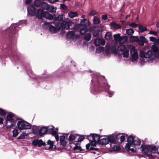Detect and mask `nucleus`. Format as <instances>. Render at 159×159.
<instances>
[{
	"instance_id": "1",
	"label": "nucleus",
	"mask_w": 159,
	"mask_h": 159,
	"mask_svg": "<svg viewBox=\"0 0 159 159\" xmlns=\"http://www.w3.org/2000/svg\"><path fill=\"white\" fill-rule=\"evenodd\" d=\"M91 76L92 78L91 80L92 85L90 88L91 92L95 94L96 93L104 89L108 93L109 97H111L114 92L109 90L110 86L106 82L104 77L100 76L99 73L96 72L94 73Z\"/></svg>"
},
{
	"instance_id": "2",
	"label": "nucleus",
	"mask_w": 159,
	"mask_h": 159,
	"mask_svg": "<svg viewBox=\"0 0 159 159\" xmlns=\"http://www.w3.org/2000/svg\"><path fill=\"white\" fill-rule=\"evenodd\" d=\"M26 21L25 20H20L17 23L12 24L8 29L5 30V33L8 32V35L10 37L13 36L15 37L14 39H15L18 36L17 31L20 28L19 25L22 23H25Z\"/></svg>"
},
{
	"instance_id": "3",
	"label": "nucleus",
	"mask_w": 159,
	"mask_h": 159,
	"mask_svg": "<svg viewBox=\"0 0 159 159\" xmlns=\"http://www.w3.org/2000/svg\"><path fill=\"white\" fill-rule=\"evenodd\" d=\"M157 148L155 146L142 144L141 146V150L143 153L149 157L150 159H153V156L152 153H157Z\"/></svg>"
},
{
	"instance_id": "4",
	"label": "nucleus",
	"mask_w": 159,
	"mask_h": 159,
	"mask_svg": "<svg viewBox=\"0 0 159 159\" xmlns=\"http://www.w3.org/2000/svg\"><path fill=\"white\" fill-rule=\"evenodd\" d=\"M110 142V147L112 151H117L119 150L120 148L115 145L116 143V141L114 137L111 136L107 138H104L100 139L99 143L102 145H106Z\"/></svg>"
},
{
	"instance_id": "5",
	"label": "nucleus",
	"mask_w": 159,
	"mask_h": 159,
	"mask_svg": "<svg viewBox=\"0 0 159 159\" xmlns=\"http://www.w3.org/2000/svg\"><path fill=\"white\" fill-rule=\"evenodd\" d=\"M2 48L3 50H6L7 52L8 55L14 59H18L19 54L17 52H16L14 47H12V44H3L2 45Z\"/></svg>"
},
{
	"instance_id": "6",
	"label": "nucleus",
	"mask_w": 159,
	"mask_h": 159,
	"mask_svg": "<svg viewBox=\"0 0 159 159\" xmlns=\"http://www.w3.org/2000/svg\"><path fill=\"white\" fill-rule=\"evenodd\" d=\"M47 144L46 145L45 143L43 141L42 139H36L32 141V144L34 146H39L40 147L42 146L46 145L47 146V149H54L56 147L53 145V142L50 140L47 142Z\"/></svg>"
},
{
	"instance_id": "7",
	"label": "nucleus",
	"mask_w": 159,
	"mask_h": 159,
	"mask_svg": "<svg viewBox=\"0 0 159 159\" xmlns=\"http://www.w3.org/2000/svg\"><path fill=\"white\" fill-rule=\"evenodd\" d=\"M128 143L126 144V149H129V144L134 147L139 145L141 144V140L139 138L129 135L127 138Z\"/></svg>"
},
{
	"instance_id": "8",
	"label": "nucleus",
	"mask_w": 159,
	"mask_h": 159,
	"mask_svg": "<svg viewBox=\"0 0 159 159\" xmlns=\"http://www.w3.org/2000/svg\"><path fill=\"white\" fill-rule=\"evenodd\" d=\"M17 126L18 129L20 130L30 129L31 128L30 123L23 120L19 121L17 124Z\"/></svg>"
},
{
	"instance_id": "9",
	"label": "nucleus",
	"mask_w": 159,
	"mask_h": 159,
	"mask_svg": "<svg viewBox=\"0 0 159 159\" xmlns=\"http://www.w3.org/2000/svg\"><path fill=\"white\" fill-rule=\"evenodd\" d=\"M130 55L131 57V60L133 61H136L138 57V53L135 49V47L133 45H130Z\"/></svg>"
},
{
	"instance_id": "10",
	"label": "nucleus",
	"mask_w": 159,
	"mask_h": 159,
	"mask_svg": "<svg viewBox=\"0 0 159 159\" xmlns=\"http://www.w3.org/2000/svg\"><path fill=\"white\" fill-rule=\"evenodd\" d=\"M154 53V52L152 50H149L145 53L141 51L139 56L141 58H150L153 56Z\"/></svg>"
},
{
	"instance_id": "11",
	"label": "nucleus",
	"mask_w": 159,
	"mask_h": 159,
	"mask_svg": "<svg viewBox=\"0 0 159 159\" xmlns=\"http://www.w3.org/2000/svg\"><path fill=\"white\" fill-rule=\"evenodd\" d=\"M18 120L16 116L12 112L9 113L7 116L6 121H9L11 123L16 124V121Z\"/></svg>"
},
{
	"instance_id": "12",
	"label": "nucleus",
	"mask_w": 159,
	"mask_h": 159,
	"mask_svg": "<svg viewBox=\"0 0 159 159\" xmlns=\"http://www.w3.org/2000/svg\"><path fill=\"white\" fill-rule=\"evenodd\" d=\"M64 29L68 30L70 29V26H71L73 23L69 19L64 20L62 22Z\"/></svg>"
},
{
	"instance_id": "13",
	"label": "nucleus",
	"mask_w": 159,
	"mask_h": 159,
	"mask_svg": "<svg viewBox=\"0 0 159 159\" xmlns=\"http://www.w3.org/2000/svg\"><path fill=\"white\" fill-rule=\"evenodd\" d=\"M28 13L31 16H35L36 15V10L33 6H30L27 8Z\"/></svg>"
},
{
	"instance_id": "14",
	"label": "nucleus",
	"mask_w": 159,
	"mask_h": 159,
	"mask_svg": "<svg viewBox=\"0 0 159 159\" xmlns=\"http://www.w3.org/2000/svg\"><path fill=\"white\" fill-rule=\"evenodd\" d=\"M49 129L46 127H42L39 131V134L40 136L45 134H48Z\"/></svg>"
},
{
	"instance_id": "15",
	"label": "nucleus",
	"mask_w": 159,
	"mask_h": 159,
	"mask_svg": "<svg viewBox=\"0 0 159 159\" xmlns=\"http://www.w3.org/2000/svg\"><path fill=\"white\" fill-rule=\"evenodd\" d=\"M94 43L97 46L104 45L105 44V41L103 39L98 38L95 40Z\"/></svg>"
},
{
	"instance_id": "16",
	"label": "nucleus",
	"mask_w": 159,
	"mask_h": 159,
	"mask_svg": "<svg viewBox=\"0 0 159 159\" xmlns=\"http://www.w3.org/2000/svg\"><path fill=\"white\" fill-rule=\"evenodd\" d=\"M148 42L147 39L143 36H140V39H139L138 40V44L143 46L144 45V43H147Z\"/></svg>"
},
{
	"instance_id": "17",
	"label": "nucleus",
	"mask_w": 159,
	"mask_h": 159,
	"mask_svg": "<svg viewBox=\"0 0 159 159\" xmlns=\"http://www.w3.org/2000/svg\"><path fill=\"white\" fill-rule=\"evenodd\" d=\"M44 13L42 9H38L37 11L36 17L39 19H41L43 16Z\"/></svg>"
},
{
	"instance_id": "18",
	"label": "nucleus",
	"mask_w": 159,
	"mask_h": 159,
	"mask_svg": "<svg viewBox=\"0 0 159 159\" xmlns=\"http://www.w3.org/2000/svg\"><path fill=\"white\" fill-rule=\"evenodd\" d=\"M90 137H92V140L96 141L98 143H99L100 139V137L97 134H93L92 135H91Z\"/></svg>"
},
{
	"instance_id": "19",
	"label": "nucleus",
	"mask_w": 159,
	"mask_h": 159,
	"mask_svg": "<svg viewBox=\"0 0 159 159\" xmlns=\"http://www.w3.org/2000/svg\"><path fill=\"white\" fill-rule=\"evenodd\" d=\"M81 23L82 25L85 27L89 26L90 25V24L89 20L86 19H84L81 20Z\"/></svg>"
},
{
	"instance_id": "20",
	"label": "nucleus",
	"mask_w": 159,
	"mask_h": 159,
	"mask_svg": "<svg viewBox=\"0 0 159 159\" xmlns=\"http://www.w3.org/2000/svg\"><path fill=\"white\" fill-rule=\"evenodd\" d=\"M105 52L106 55L108 56L110 54V50L111 48V46L109 44H107L106 45Z\"/></svg>"
},
{
	"instance_id": "21",
	"label": "nucleus",
	"mask_w": 159,
	"mask_h": 159,
	"mask_svg": "<svg viewBox=\"0 0 159 159\" xmlns=\"http://www.w3.org/2000/svg\"><path fill=\"white\" fill-rule=\"evenodd\" d=\"M49 31L52 34H54L56 33L57 29L56 25L55 26L50 25L49 27Z\"/></svg>"
},
{
	"instance_id": "22",
	"label": "nucleus",
	"mask_w": 159,
	"mask_h": 159,
	"mask_svg": "<svg viewBox=\"0 0 159 159\" xmlns=\"http://www.w3.org/2000/svg\"><path fill=\"white\" fill-rule=\"evenodd\" d=\"M86 149H89L91 150H95L97 151H98L99 149L97 148H95L92 146H90V144L88 143L86 145Z\"/></svg>"
},
{
	"instance_id": "23",
	"label": "nucleus",
	"mask_w": 159,
	"mask_h": 159,
	"mask_svg": "<svg viewBox=\"0 0 159 159\" xmlns=\"http://www.w3.org/2000/svg\"><path fill=\"white\" fill-rule=\"evenodd\" d=\"M129 40L132 43L137 42L138 43L139 38L137 36H135L132 35L130 37Z\"/></svg>"
},
{
	"instance_id": "24",
	"label": "nucleus",
	"mask_w": 159,
	"mask_h": 159,
	"mask_svg": "<svg viewBox=\"0 0 159 159\" xmlns=\"http://www.w3.org/2000/svg\"><path fill=\"white\" fill-rule=\"evenodd\" d=\"M43 17L47 19L52 20L53 18V16L48 13H44Z\"/></svg>"
},
{
	"instance_id": "25",
	"label": "nucleus",
	"mask_w": 159,
	"mask_h": 159,
	"mask_svg": "<svg viewBox=\"0 0 159 159\" xmlns=\"http://www.w3.org/2000/svg\"><path fill=\"white\" fill-rule=\"evenodd\" d=\"M68 15L70 17L73 18L78 16V14L76 12L70 11L68 13Z\"/></svg>"
},
{
	"instance_id": "26",
	"label": "nucleus",
	"mask_w": 159,
	"mask_h": 159,
	"mask_svg": "<svg viewBox=\"0 0 159 159\" xmlns=\"http://www.w3.org/2000/svg\"><path fill=\"white\" fill-rule=\"evenodd\" d=\"M50 6L46 2H45L41 4V7L43 9L48 11L49 9Z\"/></svg>"
},
{
	"instance_id": "27",
	"label": "nucleus",
	"mask_w": 159,
	"mask_h": 159,
	"mask_svg": "<svg viewBox=\"0 0 159 159\" xmlns=\"http://www.w3.org/2000/svg\"><path fill=\"white\" fill-rule=\"evenodd\" d=\"M111 24L112 27L116 29H120L121 27V26L120 25L117 24L114 22H112Z\"/></svg>"
},
{
	"instance_id": "28",
	"label": "nucleus",
	"mask_w": 159,
	"mask_h": 159,
	"mask_svg": "<svg viewBox=\"0 0 159 159\" xmlns=\"http://www.w3.org/2000/svg\"><path fill=\"white\" fill-rule=\"evenodd\" d=\"M53 127H52V128H49V131L48 134L52 133V135L55 137L56 135H58L57 132L54 130L53 129Z\"/></svg>"
},
{
	"instance_id": "29",
	"label": "nucleus",
	"mask_w": 159,
	"mask_h": 159,
	"mask_svg": "<svg viewBox=\"0 0 159 159\" xmlns=\"http://www.w3.org/2000/svg\"><path fill=\"white\" fill-rule=\"evenodd\" d=\"M127 39V38L126 36H123L120 37L119 41V43L121 44H124L125 43Z\"/></svg>"
},
{
	"instance_id": "30",
	"label": "nucleus",
	"mask_w": 159,
	"mask_h": 159,
	"mask_svg": "<svg viewBox=\"0 0 159 159\" xmlns=\"http://www.w3.org/2000/svg\"><path fill=\"white\" fill-rule=\"evenodd\" d=\"M56 26L57 31L62 30L64 29L62 23H57Z\"/></svg>"
},
{
	"instance_id": "31",
	"label": "nucleus",
	"mask_w": 159,
	"mask_h": 159,
	"mask_svg": "<svg viewBox=\"0 0 159 159\" xmlns=\"http://www.w3.org/2000/svg\"><path fill=\"white\" fill-rule=\"evenodd\" d=\"M126 49V47L124 45H120L117 48V50L118 51L123 52Z\"/></svg>"
},
{
	"instance_id": "32",
	"label": "nucleus",
	"mask_w": 159,
	"mask_h": 159,
	"mask_svg": "<svg viewBox=\"0 0 159 159\" xmlns=\"http://www.w3.org/2000/svg\"><path fill=\"white\" fill-rule=\"evenodd\" d=\"M105 37L106 40H109L111 38V33L108 32L106 33L105 34Z\"/></svg>"
},
{
	"instance_id": "33",
	"label": "nucleus",
	"mask_w": 159,
	"mask_h": 159,
	"mask_svg": "<svg viewBox=\"0 0 159 159\" xmlns=\"http://www.w3.org/2000/svg\"><path fill=\"white\" fill-rule=\"evenodd\" d=\"M114 40L116 42H118L120 38V34H115L113 35Z\"/></svg>"
},
{
	"instance_id": "34",
	"label": "nucleus",
	"mask_w": 159,
	"mask_h": 159,
	"mask_svg": "<svg viewBox=\"0 0 159 159\" xmlns=\"http://www.w3.org/2000/svg\"><path fill=\"white\" fill-rule=\"evenodd\" d=\"M139 32L141 33L147 31V30L146 27L140 25H139Z\"/></svg>"
},
{
	"instance_id": "35",
	"label": "nucleus",
	"mask_w": 159,
	"mask_h": 159,
	"mask_svg": "<svg viewBox=\"0 0 159 159\" xmlns=\"http://www.w3.org/2000/svg\"><path fill=\"white\" fill-rule=\"evenodd\" d=\"M126 34L129 35H132L134 33V30L132 29H128L126 30Z\"/></svg>"
},
{
	"instance_id": "36",
	"label": "nucleus",
	"mask_w": 159,
	"mask_h": 159,
	"mask_svg": "<svg viewBox=\"0 0 159 159\" xmlns=\"http://www.w3.org/2000/svg\"><path fill=\"white\" fill-rule=\"evenodd\" d=\"M93 20V23L95 25L98 24L100 22L99 19L97 16H94Z\"/></svg>"
},
{
	"instance_id": "37",
	"label": "nucleus",
	"mask_w": 159,
	"mask_h": 159,
	"mask_svg": "<svg viewBox=\"0 0 159 159\" xmlns=\"http://www.w3.org/2000/svg\"><path fill=\"white\" fill-rule=\"evenodd\" d=\"M88 30V28L86 27H85L81 29L80 30V33L81 35H83L85 34Z\"/></svg>"
},
{
	"instance_id": "38",
	"label": "nucleus",
	"mask_w": 159,
	"mask_h": 159,
	"mask_svg": "<svg viewBox=\"0 0 159 159\" xmlns=\"http://www.w3.org/2000/svg\"><path fill=\"white\" fill-rule=\"evenodd\" d=\"M91 37V34L89 33L86 34L84 36V39L85 40L88 41L90 40Z\"/></svg>"
},
{
	"instance_id": "39",
	"label": "nucleus",
	"mask_w": 159,
	"mask_h": 159,
	"mask_svg": "<svg viewBox=\"0 0 159 159\" xmlns=\"http://www.w3.org/2000/svg\"><path fill=\"white\" fill-rule=\"evenodd\" d=\"M63 19V15L61 14L55 17L54 18V20H55L60 21L62 20Z\"/></svg>"
},
{
	"instance_id": "40",
	"label": "nucleus",
	"mask_w": 159,
	"mask_h": 159,
	"mask_svg": "<svg viewBox=\"0 0 159 159\" xmlns=\"http://www.w3.org/2000/svg\"><path fill=\"white\" fill-rule=\"evenodd\" d=\"M100 32V30L97 29L96 30H95L94 32L93 33V36L95 37H98L99 35Z\"/></svg>"
},
{
	"instance_id": "41",
	"label": "nucleus",
	"mask_w": 159,
	"mask_h": 159,
	"mask_svg": "<svg viewBox=\"0 0 159 159\" xmlns=\"http://www.w3.org/2000/svg\"><path fill=\"white\" fill-rule=\"evenodd\" d=\"M34 5L37 7H39L41 5V1L40 0H35L34 2Z\"/></svg>"
},
{
	"instance_id": "42",
	"label": "nucleus",
	"mask_w": 159,
	"mask_h": 159,
	"mask_svg": "<svg viewBox=\"0 0 159 159\" xmlns=\"http://www.w3.org/2000/svg\"><path fill=\"white\" fill-rule=\"evenodd\" d=\"M73 149L74 150L76 151V152H79V151H83V150L81 149L80 146H78L76 145L75 146L74 148Z\"/></svg>"
},
{
	"instance_id": "43",
	"label": "nucleus",
	"mask_w": 159,
	"mask_h": 159,
	"mask_svg": "<svg viewBox=\"0 0 159 159\" xmlns=\"http://www.w3.org/2000/svg\"><path fill=\"white\" fill-rule=\"evenodd\" d=\"M111 52L115 54H116L117 53V50L116 47L115 46H113L111 48Z\"/></svg>"
},
{
	"instance_id": "44",
	"label": "nucleus",
	"mask_w": 159,
	"mask_h": 159,
	"mask_svg": "<svg viewBox=\"0 0 159 159\" xmlns=\"http://www.w3.org/2000/svg\"><path fill=\"white\" fill-rule=\"evenodd\" d=\"M76 138V136L75 134H70V136L69 137V141H72L74 140Z\"/></svg>"
},
{
	"instance_id": "45",
	"label": "nucleus",
	"mask_w": 159,
	"mask_h": 159,
	"mask_svg": "<svg viewBox=\"0 0 159 159\" xmlns=\"http://www.w3.org/2000/svg\"><path fill=\"white\" fill-rule=\"evenodd\" d=\"M50 25V24L49 22H45L43 24V28L44 29H46L49 27Z\"/></svg>"
},
{
	"instance_id": "46",
	"label": "nucleus",
	"mask_w": 159,
	"mask_h": 159,
	"mask_svg": "<svg viewBox=\"0 0 159 159\" xmlns=\"http://www.w3.org/2000/svg\"><path fill=\"white\" fill-rule=\"evenodd\" d=\"M48 11L51 12H55L56 11V8L53 6H50L49 9Z\"/></svg>"
},
{
	"instance_id": "47",
	"label": "nucleus",
	"mask_w": 159,
	"mask_h": 159,
	"mask_svg": "<svg viewBox=\"0 0 159 159\" xmlns=\"http://www.w3.org/2000/svg\"><path fill=\"white\" fill-rule=\"evenodd\" d=\"M104 50V48L102 47H99L98 48L96 49V52L98 53H99Z\"/></svg>"
},
{
	"instance_id": "48",
	"label": "nucleus",
	"mask_w": 159,
	"mask_h": 159,
	"mask_svg": "<svg viewBox=\"0 0 159 159\" xmlns=\"http://www.w3.org/2000/svg\"><path fill=\"white\" fill-rule=\"evenodd\" d=\"M129 149L128 150L127 149H126V148H126V145L125 146V148L126 149V150H127V151H131L133 152H136L135 150L134 149V148H130V147L131 146L132 147H134V146L131 145L130 144H129Z\"/></svg>"
},
{
	"instance_id": "49",
	"label": "nucleus",
	"mask_w": 159,
	"mask_h": 159,
	"mask_svg": "<svg viewBox=\"0 0 159 159\" xmlns=\"http://www.w3.org/2000/svg\"><path fill=\"white\" fill-rule=\"evenodd\" d=\"M13 136L14 137H16L18 134V131L17 129H15L12 131Z\"/></svg>"
},
{
	"instance_id": "50",
	"label": "nucleus",
	"mask_w": 159,
	"mask_h": 159,
	"mask_svg": "<svg viewBox=\"0 0 159 159\" xmlns=\"http://www.w3.org/2000/svg\"><path fill=\"white\" fill-rule=\"evenodd\" d=\"M129 54V52L128 50L125 49L124 52H123V57H128Z\"/></svg>"
},
{
	"instance_id": "51",
	"label": "nucleus",
	"mask_w": 159,
	"mask_h": 159,
	"mask_svg": "<svg viewBox=\"0 0 159 159\" xmlns=\"http://www.w3.org/2000/svg\"><path fill=\"white\" fill-rule=\"evenodd\" d=\"M26 134L25 133H22L19 136L17 139H23L25 138V137L26 136Z\"/></svg>"
},
{
	"instance_id": "52",
	"label": "nucleus",
	"mask_w": 159,
	"mask_h": 159,
	"mask_svg": "<svg viewBox=\"0 0 159 159\" xmlns=\"http://www.w3.org/2000/svg\"><path fill=\"white\" fill-rule=\"evenodd\" d=\"M74 32L73 31H69L67 33V35L70 38H72L74 35Z\"/></svg>"
},
{
	"instance_id": "53",
	"label": "nucleus",
	"mask_w": 159,
	"mask_h": 159,
	"mask_svg": "<svg viewBox=\"0 0 159 159\" xmlns=\"http://www.w3.org/2000/svg\"><path fill=\"white\" fill-rule=\"evenodd\" d=\"M60 8L64 10L67 9V7L64 4H61L60 5Z\"/></svg>"
},
{
	"instance_id": "54",
	"label": "nucleus",
	"mask_w": 159,
	"mask_h": 159,
	"mask_svg": "<svg viewBox=\"0 0 159 159\" xmlns=\"http://www.w3.org/2000/svg\"><path fill=\"white\" fill-rule=\"evenodd\" d=\"M139 25L138 24H136L134 23H131L129 25V26L134 28H136Z\"/></svg>"
},
{
	"instance_id": "55",
	"label": "nucleus",
	"mask_w": 159,
	"mask_h": 159,
	"mask_svg": "<svg viewBox=\"0 0 159 159\" xmlns=\"http://www.w3.org/2000/svg\"><path fill=\"white\" fill-rule=\"evenodd\" d=\"M60 142L61 143V145L64 147H65L67 143V142L65 140L61 141Z\"/></svg>"
},
{
	"instance_id": "56",
	"label": "nucleus",
	"mask_w": 159,
	"mask_h": 159,
	"mask_svg": "<svg viewBox=\"0 0 159 159\" xmlns=\"http://www.w3.org/2000/svg\"><path fill=\"white\" fill-rule=\"evenodd\" d=\"M149 39L151 41L153 42H156L157 41V39L153 37H150L149 38Z\"/></svg>"
},
{
	"instance_id": "57",
	"label": "nucleus",
	"mask_w": 159,
	"mask_h": 159,
	"mask_svg": "<svg viewBox=\"0 0 159 159\" xmlns=\"http://www.w3.org/2000/svg\"><path fill=\"white\" fill-rule=\"evenodd\" d=\"M0 115L1 116H4L6 115L5 111L2 109L0 108Z\"/></svg>"
},
{
	"instance_id": "58",
	"label": "nucleus",
	"mask_w": 159,
	"mask_h": 159,
	"mask_svg": "<svg viewBox=\"0 0 159 159\" xmlns=\"http://www.w3.org/2000/svg\"><path fill=\"white\" fill-rule=\"evenodd\" d=\"M89 140L90 141V143H91V145H92L93 146H96V142H97L95 141H93L92 140H91L90 139Z\"/></svg>"
},
{
	"instance_id": "59",
	"label": "nucleus",
	"mask_w": 159,
	"mask_h": 159,
	"mask_svg": "<svg viewBox=\"0 0 159 159\" xmlns=\"http://www.w3.org/2000/svg\"><path fill=\"white\" fill-rule=\"evenodd\" d=\"M84 138V136H80L79 138L77 141L78 142H81L83 141Z\"/></svg>"
},
{
	"instance_id": "60",
	"label": "nucleus",
	"mask_w": 159,
	"mask_h": 159,
	"mask_svg": "<svg viewBox=\"0 0 159 159\" xmlns=\"http://www.w3.org/2000/svg\"><path fill=\"white\" fill-rule=\"evenodd\" d=\"M15 124H14V123H11V124L10 125H8L6 126V128L7 129H10V128H12L14 126V125H15Z\"/></svg>"
},
{
	"instance_id": "61",
	"label": "nucleus",
	"mask_w": 159,
	"mask_h": 159,
	"mask_svg": "<svg viewBox=\"0 0 159 159\" xmlns=\"http://www.w3.org/2000/svg\"><path fill=\"white\" fill-rule=\"evenodd\" d=\"M96 12L94 10H91L89 13V15L93 16L96 14Z\"/></svg>"
},
{
	"instance_id": "62",
	"label": "nucleus",
	"mask_w": 159,
	"mask_h": 159,
	"mask_svg": "<svg viewBox=\"0 0 159 159\" xmlns=\"http://www.w3.org/2000/svg\"><path fill=\"white\" fill-rule=\"evenodd\" d=\"M120 137V140L121 142H122L125 141V137L124 136L122 135Z\"/></svg>"
},
{
	"instance_id": "63",
	"label": "nucleus",
	"mask_w": 159,
	"mask_h": 159,
	"mask_svg": "<svg viewBox=\"0 0 159 159\" xmlns=\"http://www.w3.org/2000/svg\"><path fill=\"white\" fill-rule=\"evenodd\" d=\"M65 137L64 135H62L60 136V142L65 140Z\"/></svg>"
},
{
	"instance_id": "64",
	"label": "nucleus",
	"mask_w": 159,
	"mask_h": 159,
	"mask_svg": "<svg viewBox=\"0 0 159 159\" xmlns=\"http://www.w3.org/2000/svg\"><path fill=\"white\" fill-rule=\"evenodd\" d=\"M26 70L27 71V72L28 73H32V71L31 70V69L30 68V67H28H28H26Z\"/></svg>"
}]
</instances>
